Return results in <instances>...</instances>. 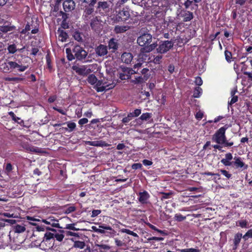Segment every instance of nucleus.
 Returning <instances> with one entry per match:
<instances>
[{
	"label": "nucleus",
	"mask_w": 252,
	"mask_h": 252,
	"mask_svg": "<svg viewBox=\"0 0 252 252\" xmlns=\"http://www.w3.org/2000/svg\"><path fill=\"white\" fill-rule=\"evenodd\" d=\"M225 166H232L236 169H242V170L247 169L248 167V165L246 164L240 157H234L233 158V155L231 153H227L225 155V158L220 160Z\"/></svg>",
	"instance_id": "f257e3e1"
},
{
	"label": "nucleus",
	"mask_w": 252,
	"mask_h": 252,
	"mask_svg": "<svg viewBox=\"0 0 252 252\" xmlns=\"http://www.w3.org/2000/svg\"><path fill=\"white\" fill-rule=\"evenodd\" d=\"M65 52L67 58L69 61L76 59L78 61L84 62L88 55V53L79 45L75 46L72 50L67 48L65 49Z\"/></svg>",
	"instance_id": "f03ea898"
},
{
	"label": "nucleus",
	"mask_w": 252,
	"mask_h": 252,
	"mask_svg": "<svg viewBox=\"0 0 252 252\" xmlns=\"http://www.w3.org/2000/svg\"><path fill=\"white\" fill-rule=\"evenodd\" d=\"M137 43L143 47L142 51L151 52L158 45L157 42H152V36L150 33H144L139 36L137 40Z\"/></svg>",
	"instance_id": "7ed1b4c3"
},
{
	"label": "nucleus",
	"mask_w": 252,
	"mask_h": 252,
	"mask_svg": "<svg viewBox=\"0 0 252 252\" xmlns=\"http://www.w3.org/2000/svg\"><path fill=\"white\" fill-rule=\"evenodd\" d=\"M115 16L111 18V20L116 22H125L128 20L130 17L129 11L127 8H123L121 10V8H117L115 10Z\"/></svg>",
	"instance_id": "20e7f679"
},
{
	"label": "nucleus",
	"mask_w": 252,
	"mask_h": 252,
	"mask_svg": "<svg viewBox=\"0 0 252 252\" xmlns=\"http://www.w3.org/2000/svg\"><path fill=\"white\" fill-rule=\"evenodd\" d=\"M228 127L227 125H225L223 126L217 130L212 135V140L213 142H215L219 144H222L226 138L225 132Z\"/></svg>",
	"instance_id": "39448f33"
},
{
	"label": "nucleus",
	"mask_w": 252,
	"mask_h": 252,
	"mask_svg": "<svg viewBox=\"0 0 252 252\" xmlns=\"http://www.w3.org/2000/svg\"><path fill=\"white\" fill-rule=\"evenodd\" d=\"M113 75L117 76L121 80H127L130 78L131 74H132V69L125 66H120L115 70H113Z\"/></svg>",
	"instance_id": "423d86ee"
},
{
	"label": "nucleus",
	"mask_w": 252,
	"mask_h": 252,
	"mask_svg": "<svg viewBox=\"0 0 252 252\" xmlns=\"http://www.w3.org/2000/svg\"><path fill=\"white\" fill-rule=\"evenodd\" d=\"M87 81L91 85H94V88L97 92H102L105 90L106 87L102 85V81L98 80L94 74L89 75L88 76Z\"/></svg>",
	"instance_id": "0eeeda50"
},
{
	"label": "nucleus",
	"mask_w": 252,
	"mask_h": 252,
	"mask_svg": "<svg viewBox=\"0 0 252 252\" xmlns=\"http://www.w3.org/2000/svg\"><path fill=\"white\" fill-rule=\"evenodd\" d=\"M177 16L179 18H182V21L184 22L191 21L194 17L192 12L184 8H179L177 10Z\"/></svg>",
	"instance_id": "6e6552de"
},
{
	"label": "nucleus",
	"mask_w": 252,
	"mask_h": 252,
	"mask_svg": "<svg viewBox=\"0 0 252 252\" xmlns=\"http://www.w3.org/2000/svg\"><path fill=\"white\" fill-rule=\"evenodd\" d=\"M174 42L172 41H161L157 50L160 54H164L168 52L173 47Z\"/></svg>",
	"instance_id": "1a4fd4ad"
},
{
	"label": "nucleus",
	"mask_w": 252,
	"mask_h": 252,
	"mask_svg": "<svg viewBox=\"0 0 252 252\" xmlns=\"http://www.w3.org/2000/svg\"><path fill=\"white\" fill-rule=\"evenodd\" d=\"M102 21L98 16L93 17L90 21V26L93 30L96 32H100L103 29Z\"/></svg>",
	"instance_id": "9d476101"
},
{
	"label": "nucleus",
	"mask_w": 252,
	"mask_h": 252,
	"mask_svg": "<svg viewBox=\"0 0 252 252\" xmlns=\"http://www.w3.org/2000/svg\"><path fill=\"white\" fill-rule=\"evenodd\" d=\"M115 244L116 246L111 247V252H126L127 247L125 240H117Z\"/></svg>",
	"instance_id": "9b49d317"
},
{
	"label": "nucleus",
	"mask_w": 252,
	"mask_h": 252,
	"mask_svg": "<svg viewBox=\"0 0 252 252\" xmlns=\"http://www.w3.org/2000/svg\"><path fill=\"white\" fill-rule=\"evenodd\" d=\"M84 11L82 15V18L86 23H87L90 20L92 19L93 14L94 11V5L84 6Z\"/></svg>",
	"instance_id": "f8f14e48"
},
{
	"label": "nucleus",
	"mask_w": 252,
	"mask_h": 252,
	"mask_svg": "<svg viewBox=\"0 0 252 252\" xmlns=\"http://www.w3.org/2000/svg\"><path fill=\"white\" fill-rule=\"evenodd\" d=\"M117 225H113V227H111V237H112L115 242L118 240H125L126 236L124 234V232H122V229H119L114 230L117 228Z\"/></svg>",
	"instance_id": "ddd939ff"
},
{
	"label": "nucleus",
	"mask_w": 252,
	"mask_h": 252,
	"mask_svg": "<svg viewBox=\"0 0 252 252\" xmlns=\"http://www.w3.org/2000/svg\"><path fill=\"white\" fill-rule=\"evenodd\" d=\"M92 65H90L89 68L87 69L85 66L79 67L77 65H74L72 66V69L79 75L86 76L89 73L92 71Z\"/></svg>",
	"instance_id": "4468645a"
},
{
	"label": "nucleus",
	"mask_w": 252,
	"mask_h": 252,
	"mask_svg": "<svg viewBox=\"0 0 252 252\" xmlns=\"http://www.w3.org/2000/svg\"><path fill=\"white\" fill-rule=\"evenodd\" d=\"M41 221L46 224L50 225L52 227L59 228H62L60 226L59 220L56 219L54 217H49L46 219H42Z\"/></svg>",
	"instance_id": "2eb2a0df"
},
{
	"label": "nucleus",
	"mask_w": 252,
	"mask_h": 252,
	"mask_svg": "<svg viewBox=\"0 0 252 252\" xmlns=\"http://www.w3.org/2000/svg\"><path fill=\"white\" fill-rule=\"evenodd\" d=\"M63 8L65 12L71 11L75 7V3L73 0H65L63 1Z\"/></svg>",
	"instance_id": "dca6fc26"
},
{
	"label": "nucleus",
	"mask_w": 252,
	"mask_h": 252,
	"mask_svg": "<svg viewBox=\"0 0 252 252\" xmlns=\"http://www.w3.org/2000/svg\"><path fill=\"white\" fill-rule=\"evenodd\" d=\"M138 196L139 201L143 204H147V201L150 197L149 193L146 190L139 192Z\"/></svg>",
	"instance_id": "f3484780"
},
{
	"label": "nucleus",
	"mask_w": 252,
	"mask_h": 252,
	"mask_svg": "<svg viewBox=\"0 0 252 252\" xmlns=\"http://www.w3.org/2000/svg\"><path fill=\"white\" fill-rule=\"evenodd\" d=\"M72 36L76 41L80 43H83L84 42V34L78 30L72 32Z\"/></svg>",
	"instance_id": "a211bd4d"
},
{
	"label": "nucleus",
	"mask_w": 252,
	"mask_h": 252,
	"mask_svg": "<svg viewBox=\"0 0 252 252\" xmlns=\"http://www.w3.org/2000/svg\"><path fill=\"white\" fill-rule=\"evenodd\" d=\"M243 238L242 234L241 233H237L235 234L234 238L233 239V247L232 249L235 251L238 248L239 243H240L241 240Z\"/></svg>",
	"instance_id": "6ab92c4d"
},
{
	"label": "nucleus",
	"mask_w": 252,
	"mask_h": 252,
	"mask_svg": "<svg viewBox=\"0 0 252 252\" xmlns=\"http://www.w3.org/2000/svg\"><path fill=\"white\" fill-rule=\"evenodd\" d=\"M95 52L98 56H103L108 53L107 46L100 44L95 48Z\"/></svg>",
	"instance_id": "aec40b11"
},
{
	"label": "nucleus",
	"mask_w": 252,
	"mask_h": 252,
	"mask_svg": "<svg viewBox=\"0 0 252 252\" xmlns=\"http://www.w3.org/2000/svg\"><path fill=\"white\" fill-rule=\"evenodd\" d=\"M133 58V57L131 53L125 52L122 55L121 60L122 62L126 64H129L131 62Z\"/></svg>",
	"instance_id": "412c9836"
},
{
	"label": "nucleus",
	"mask_w": 252,
	"mask_h": 252,
	"mask_svg": "<svg viewBox=\"0 0 252 252\" xmlns=\"http://www.w3.org/2000/svg\"><path fill=\"white\" fill-rule=\"evenodd\" d=\"M70 240L74 242L73 245V248L82 249H84L86 246V244L84 241L76 240L74 238H71Z\"/></svg>",
	"instance_id": "4be33fe9"
},
{
	"label": "nucleus",
	"mask_w": 252,
	"mask_h": 252,
	"mask_svg": "<svg viewBox=\"0 0 252 252\" xmlns=\"http://www.w3.org/2000/svg\"><path fill=\"white\" fill-rule=\"evenodd\" d=\"M130 27L128 26H116L114 28V32L116 33H123L129 29Z\"/></svg>",
	"instance_id": "5701e85b"
},
{
	"label": "nucleus",
	"mask_w": 252,
	"mask_h": 252,
	"mask_svg": "<svg viewBox=\"0 0 252 252\" xmlns=\"http://www.w3.org/2000/svg\"><path fill=\"white\" fill-rule=\"evenodd\" d=\"M58 32L59 33V38L60 41L62 42H65L66 41L68 37V35L66 32L64 31L63 30H58Z\"/></svg>",
	"instance_id": "b1692460"
},
{
	"label": "nucleus",
	"mask_w": 252,
	"mask_h": 252,
	"mask_svg": "<svg viewBox=\"0 0 252 252\" xmlns=\"http://www.w3.org/2000/svg\"><path fill=\"white\" fill-rule=\"evenodd\" d=\"M87 144L93 146H106L107 145L104 141H87Z\"/></svg>",
	"instance_id": "393cba45"
},
{
	"label": "nucleus",
	"mask_w": 252,
	"mask_h": 252,
	"mask_svg": "<svg viewBox=\"0 0 252 252\" xmlns=\"http://www.w3.org/2000/svg\"><path fill=\"white\" fill-rule=\"evenodd\" d=\"M81 2V4L83 6H93L94 5L96 2L97 0H79Z\"/></svg>",
	"instance_id": "a878e982"
},
{
	"label": "nucleus",
	"mask_w": 252,
	"mask_h": 252,
	"mask_svg": "<svg viewBox=\"0 0 252 252\" xmlns=\"http://www.w3.org/2000/svg\"><path fill=\"white\" fill-rule=\"evenodd\" d=\"M98 8L102 9L103 11L106 12L109 11V4L106 1H99L98 2Z\"/></svg>",
	"instance_id": "bb28decb"
},
{
	"label": "nucleus",
	"mask_w": 252,
	"mask_h": 252,
	"mask_svg": "<svg viewBox=\"0 0 252 252\" xmlns=\"http://www.w3.org/2000/svg\"><path fill=\"white\" fill-rule=\"evenodd\" d=\"M149 52L142 51V48L140 49V53L138 55V61L139 62H146L148 59V56L145 53H149Z\"/></svg>",
	"instance_id": "cd10ccee"
},
{
	"label": "nucleus",
	"mask_w": 252,
	"mask_h": 252,
	"mask_svg": "<svg viewBox=\"0 0 252 252\" xmlns=\"http://www.w3.org/2000/svg\"><path fill=\"white\" fill-rule=\"evenodd\" d=\"M147 225L149 227V228H150L152 230H154L159 233L160 234H162L163 236L167 235V233L166 230H162L158 229L155 225L151 224L150 223H147Z\"/></svg>",
	"instance_id": "c85d7f7f"
},
{
	"label": "nucleus",
	"mask_w": 252,
	"mask_h": 252,
	"mask_svg": "<svg viewBox=\"0 0 252 252\" xmlns=\"http://www.w3.org/2000/svg\"><path fill=\"white\" fill-rule=\"evenodd\" d=\"M202 94V89L199 87H196L194 88L193 97L194 98H199Z\"/></svg>",
	"instance_id": "c756f323"
},
{
	"label": "nucleus",
	"mask_w": 252,
	"mask_h": 252,
	"mask_svg": "<svg viewBox=\"0 0 252 252\" xmlns=\"http://www.w3.org/2000/svg\"><path fill=\"white\" fill-rule=\"evenodd\" d=\"M67 206L68 205H66L64 206V208H65L64 209L65 214H68L76 211V208L73 205L70 206Z\"/></svg>",
	"instance_id": "7c9ffc66"
},
{
	"label": "nucleus",
	"mask_w": 252,
	"mask_h": 252,
	"mask_svg": "<svg viewBox=\"0 0 252 252\" xmlns=\"http://www.w3.org/2000/svg\"><path fill=\"white\" fill-rule=\"evenodd\" d=\"M55 236V234L50 232H47L45 233L44 236V241L46 242H48L50 241L52 239H54Z\"/></svg>",
	"instance_id": "2f4dec72"
},
{
	"label": "nucleus",
	"mask_w": 252,
	"mask_h": 252,
	"mask_svg": "<svg viewBox=\"0 0 252 252\" xmlns=\"http://www.w3.org/2000/svg\"><path fill=\"white\" fill-rule=\"evenodd\" d=\"M26 228L24 226L16 224L14 226V230L16 233H22L25 231Z\"/></svg>",
	"instance_id": "473e14b6"
},
{
	"label": "nucleus",
	"mask_w": 252,
	"mask_h": 252,
	"mask_svg": "<svg viewBox=\"0 0 252 252\" xmlns=\"http://www.w3.org/2000/svg\"><path fill=\"white\" fill-rule=\"evenodd\" d=\"M14 29V27L10 26H0V31L2 32H7L12 31Z\"/></svg>",
	"instance_id": "72a5a7b5"
},
{
	"label": "nucleus",
	"mask_w": 252,
	"mask_h": 252,
	"mask_svg": "<svg viewBox=\"0 0 252 252\" xmlns=\"http://www.w3.org/2000/svg\"><path fill=\"white\" fill-rule=\"evenodd\" d=\"M248 222L246 220H238L236 221V225L240 226L241 228H247Z\"/></svg>",
	"instance_id": "f704fd0d"
},
{
	"label": "nucleus",
	"mask_w": 252,
	"mask_h": 252,
	"mask_svg": "<svg viewBox=\"0 0 252 252\" xmlns=\"http://www.w3.org/2000/svg\"><path fill=\"white\" fill-rule=\"evenodd\" d=\"M152 114L150 113H143L141 116L139 117V119L142 121H147L149 120L152 117Z\"/></svg>",
	"instance_id": "c9c22d12"
},
{
	"label": "nucleus",
	"mask_w": 252,
	"mask_h": 252,
	"mask_svg": "<svg viewBox=\"0 0 252 252\" xmlns=\"http://www.w3.org/2000/svg\"><path fill=\"white\" fill-rule=\"evenodd\" d=\"M23 78L20 77H6L5 80L9 82H19L23 80Z\"/></svg>",
	"instance_id": "e433bc0d"
},
{
	"label": "nucleus",
	"mask_w": 252,
	"mask_h": 252,
	"mask_svg": "<svg viewBox=\"0 0 252 252\" xmlns=\"http://www.w3.org/2000/svg\"><path fill=\"white\" fill-rule=\"evenodd\" d=\"M163 56L161 55H158L156 57H154V59H153V62L155 64H159L161 63V60L162 59Z\"/></svg>",
	"instance_id": "4c0bfd02"
},
{
	"label": "nucleus",
	"mask_w": 252,
	"mask_h": 252,
	"mask_svg": "<svg viewBox=\"0 0 252 252\" xmlns=\"http://www.w3.org/2000/svg\"><path fill=\"white\" fill-rule=\"evenodd\" d=\"M8 63L9 65L10 71H13L14 69L17 68L18 63L15 62L8 61Z\"/></svg>",
	"instance_id": "58836bf2"
},
{
	"label": "nucleus",
	"mask_w": 252,
	"mask_h": 252,
	"mask_svg": "<svg viewBox=\"0 0 252 252\" xmlns=\"http://www.w3.org/2000/svg\"><path fill=\"white\" fill-rule=\"evenodd\" d=\"M8 52L10 54H14L17 51V48L15 44H13L9 45L7 47Z\"/></svg>",
	"instance_id": "ea45409f"
},
{
	"label": "nucleus",
	"mask_w": 252,
	"mask_h": 252,
	"mask_svg": "<svg viewBox=\"0 0 252 252\" xmlns=\"http://www.w3.org/2000/svg\"><path fill=\"white\" fill-rule=\"evenodd\" d=\"M122 232L126 233V234L132 235L135 237H139L137 233L133 232L132 231H131L129 229H125V228L122 229Z\"/></svg>",
	"instance_id": "a19ab883"
},
{
	"label": "nucleus",
	"mask_w": 252,
	"mask_h": 252,
	"mask_svg": "<svg viewBox=\"0 0 252 252\" xmlns=\"http://www.w3.org/2000/svg\"><path fill=\"white\" fill-rule=\"evenodd\" d=\"M0 68L2 69L4 72L7 73L10 71V68L8 62L6 63H2Z\"/></svg>",
	"instance_id": "79ce46f5"
},
{
	"label": "nucleus",
	"mask_w": 252,
	"mask_h": 252,
	"mask_svg": "<svg viewBox=\"0 0 252 252\" xmlns=\"http://www.w3.org/2000/svg\"><path fill=\"white\" fill-rule=\"evenodd\" d=\"M249 238H252V229H249L243 236V239L246 241Z\"/></svg>",
	"instance_id": "37998d69"
},
{
	"label": "nucleus",
	"mask_w": 252,
	"mask_h": 252,
	"mask_svg": "<svg viewBox=\"0 0 252 252\" xmlns=\"http://www.w3.org/2000/svg\"><path fill=\"white\" fill-rule=\"evenodd\" d=\"M76 225V223H70V224H67L65 226V229L72 230L74 231H78L79 230V228H77L75 227V225Z\"/></svg>",
	"instance_id": "c03bdc74"
},
{
	"label": "nucleus",
	"mask_w": 252,
	"mask_h": 252,
	"mask_svg": "<svg viewBox=\"0 0 252 252\" xmlns=\"http://www.w3.org/2000/svg\"><path fill=\"white\" fill-rule=\"evenodd\" d=\"M60 232H63L65 234L66 236H75L76 237H79V235L78 233L73 232L72 231H63V230H60Z\"/></svg>",
	"instance_id": "a18cd8bd"
},
{
	"label": "nucleus",
	"mask_w": 252,
	"mask_h": 252,
	"mask_svg": "<svg viewBox=\"0 0 252 252\" xmlns=\"http://www.w3.org/2000/svg\"><path fill=\"white\" fill-rule=\"evenodd\" d=\"M99 250L101 252H105L106 251L109 250L110 247L106 245L101 244L98 246Z\"/></svg>",
	"instance_id": "49530a36"
},
{
	"label": "nucleus",
	"mask_w": 252,
	"mask_h": 252,
	"mask_svg": "<svg viewBox=\"0 0 252 252\" xmlns=\"http://www.w3.org/2000/svg\"><path fill=\"white\" fill-rule=\"evenodd\" d=\"M28 150H29L30 151L35 153H40L42 152V150L40 148L34 146L29 147Z\"/></svg>",
	"instance_id": "de8ad7c7"
},
{
	"label": "nucleus",
	"mask_w": 252,
	"mask_h": 252,
	"mask_svg": "<svg viewBox=\"0 0 252 252\" xmlns=\"http://www.w3.org/2000/svg\"><path fill=\"white\" fill-rule=\"evenodd\" d=\"M224 55L226 60L228 62H230L231 61V59H232V56L231 52L228 50H225L224 52Z\"/></svg>",
	"instance_id": "09e8293b"
},
{
	"label": "nucleus",
	"mask_w": 252,
	"mask_h": 252,
	"mask_svg": "<svg viewBox=\"0 0 252 252\" xmlns=\"http://www.w3.org/2000/svg\"><path fill=\"white\" fill-rule=\"evenodd\" d=\"M174 219L178 221H182L186 219L185 216H183L181 214H176L175 215Z\"/></svg>",
	"instance_id": "8fccbe9b"
},
{
	"label": "nucleus",
	"mask_w": 252,
	"mask_h": 252,
	"mask_svg": "<svg viewBox=\"0 0 252 252\" xmlns=\"http://www.w3.org/2000/svg\"><path fill=\"white\" fill-rule=\"evenodd\" d=\"M221 145H223V147L229 148L234 145V142L233 141H228L226 138L224 140V142H223Z\"/></svg>",
	"instance_id": "3c124183"
},
{
	"label": "nucleus",
	"mask_w": 252,
	"mask_h": 252,
	"mask_svg": "<svg viewBox=\"0 0 252 252\" xmlns=\"http://www.w3.org/2000/svg\"><path fill=\"white\" fill-rule=\"evenodd\" d=\"M180 251L181 252H200V250L194 248L184 249Z\"/></svg>",
	"instance_id": "603ef678"
},
{
	"label": "nucleus",
	"mask_w": 252,
	"mask_h": 252,
	"mask_svg": "<svg viewBox=\"0 0 252 252\" xmlns=\"http://www.w3.org/2000/svg\"><path fill=\"white\" fill-rule=\"evenodd\" d=\"M149 71V70L147 68H144L140 71L142 74L144 75V78L145 80H147L149 77V75L148 74Z\"/></svg>",
	"instance_id": "864d4df0"
},
{
	"label": "nucleus",
	"mask_w": 252,
	"mask_h": 252,
	"mask_svg": "<svg viewBox=\"0 0 252 252\" xmlns=\"http://www.w3.org/2000/svg\"><path fill=\"white\" fill-rule=\"evenodd\" d=\"M67 127L69 131H72L76 127V124L74 122H69L67 123Z\"/></svg>",
	"instance_id": "5fc2aeb1"
},
{
	"label": "nucleus",
	"mask_w": 252,
	"mask_h": 252,
	"mask_svg": "<svg viewBox=\"0 0 252 252\" xmlns=\"http://www.w3.org/2000/svg\"><path fill=\"white\" fill-rule=\"evenodd\" d=\"M46 63L47 68L49 70H51L52 68V65H51V60L50 58V57L49 55H47L46 56Z\"/></svg>",
	"instance_id": "6e6d98bb"
},
{
	"label": "nucleus",
	"mask_w": 252,
	"mask_h": 252,
	"mask_svg": "<svg viewBox=\"0 0 252 252\" xmlns=\"http://www.w3.org/2000/svg\"><path fill=\"white\" fill-rule=\"evenodd\" d=\"M220 172L224 175L227 179H230L232 175L229 173L227 171L224 169H220Z\"/></svg>",
	"instance_id": "4d7b16f0"
},
{
	"label": "nucleus",
	"mask_w": 252,
	"mask_h": 252,
	"mask_svg": "<svg viewBox=\"0 0 252 252\" xmlns=\"http://www.w3.org/2000/svg\"><path fill=\"white\" fill-rule=\"evenodd\" d=\"M64 235L63 234L55 233L54 238H56V240L59 242H62L64 238Z\"/></svg>",
	"instance_id": "13d9d810"
},
{
	"label": "nucleus",
	"mask_w": 252,
	"mask_h": 252,
	"mask_svg": "<svg viewBox=\"0 0 252 252\" xmlns=\"http://www.w3.org/2000/svg\"><path fill=\"white\" fill-rule=\"evenodd\" d=\"M161 193L162 194L161 199L162 200L163 199L169 198L170 197L171 195H172V193L170 192H161Z\"/></svg>",
	"instance_id": "bf43d9fd"
},
{
	"label": "nucleus",
	"mask_w": 252,
	"mask_h": 252,
	"mask_svg": "<svg viewBox=\"0 0 252 252\" xmlns=\"http://www.w3.org/2000/svg\"><path fill=\"white\" fill-rule=\"evenodd\" d=\"M194 83L196 85H197L199 87L202 85L203 81L200 77L197 76L195 78Z\"/></svg>",
	"instance_id": "052dcab7"
},
{
	"label": "nucleus",
	"mask_w": 252,
	"mask_h": 252,
	"mask_svg": "<svg viewBox=\"0 0 252 252\" xmlns=\"http://www.w3.org/2000/svg\"><path fill=\"white\" fill-rule=\"evenodd\" d=\"M119 44L115 42V39L111 38V49L117 50L118 48Z\"/></svg>",
	"instance_id": "680f3d73"
},
{
	"label": "nucleus",
	"mask_w": 252,
	"mask_h": 252,
	"mask_svg": "<svg viewBox=\"0 0 252 252\" xmlns=\"http://www.w3.org/2000/svg\"><path fill=\"white\" fill-rule=\"evenodd\" d=\"M142 63L140 62L136 63L133 66L134 70H132V71H134L135 73H138V68L141 67Z\"/></svg>",
	"instance_id": "e2e57ef3"
},
{
	"label": "nucleus",
	"mask_w": 252,
	"mask_h": 252,
	"mask_svg": "<svg viewBox=\"0 0 252 252\" xmlns=\"http://www.w3.org/2000/svg\"><path fill=\"white\" fill-rule=\"evenodd\" d=\"M28 68V65H23L22 64H19L17 66V70L20 72H23L26 70Z\"/></svg>",
	"instance_id": "0e129e2a"
},
{
	"label": "nucleus",
	"mask_w": 252,
	"mask_h": 252,
	"mask_svg": "<svg viewBox=\"0 0 252 252\" xmlns=\"http://www.w3.org/2000/svg\"><path fill=\"white\" fill-rule=\"evenodd\" d=\"M13 169V166L10 163H7L6 165L5 170L6 172L9 173L11 172Z\"/></svg>",
	"instance_id": "69168bd1"
},
{
	"label": "nucleus",
	"mask_w": 252,
	"mask_h": 252,
	"mask_svg": "<svg viewBox=\"0 0 252 252\" xmlns=\"http://www.w3.org/2000/svg\"><path fill=\"white\" fill-rule=\"evenodd\" d=\"M142 165L140 163H133L131 166L132 169H134V170L141 169L142 168Z\"/></svg>",
	"instance_id": "338daca9"
},
{
	"label": "nucleus",
	"mask_w": 252,
	"mask_h": 252,
	"mask_svg": "<svg viewBox=\"0 0 252 252\" xmlns=\"http://www.w3.org/2000/svg\"><path fill=\"white\" fill-rule=\"evenodd\" d=\"M193 1L190 0H187L184 3V5L185 7V9H188L189 6L192 4Z\"/></svg>",
	"instance_id": "774afa93"
}]
</instances>
